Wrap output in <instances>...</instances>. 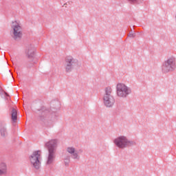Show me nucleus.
<instances>
[{"mask_svg": "<svg viewBox=\"0 0 176 176\" xmlns=\"http://www.w3.org/2000/svg\"><path fill=\"white\" fill-rule=\"evenodd\" d=\"M58 144V140L56 139H52L45 142V148L48 151L46 164H52L54 162Z\"/></svg>", "mask_w": 176, "mask_h": 176, "instance_id": "1", "label": "nucleus"}, {"mask_svg": "<svg viewBox=\"0 0 176 176\" xmlns=\"http://www.w3.org/2000/svg\"><path fill=\"white\" fill-rule=\"evenodd\" d=\"M0 173H1L2 175L8 174V166H6V164L3 162L0 164Z\"/></svg>", "mask_w": 176, "mask_h": 176, "instance_id": "11", "label": "nucleus"}, {"mask_svg": "<svg viewBox=\"0 0 176 176\" xmlns=\"http://www.w3.org/2000/svg\"><path fill=\"white\" fill-rule=\"evenodd\" d=\"M135 33H129V34H128V36L129 37V38H134L135 36Z\"/></svg>", "mask_w": 176, "mask_h": 176, "instance_id": "20", "label": "nucleus"}, {"mask_svg": "<svg viewBox=\"0 0 176 176\" xmlns=\"http://www.w3.org/2000/svg\"><path fill=\"white\" fill-rule=\"evenodd\" d=\"M39 152H41V151H35L29 157L31 164H32L33 167H34L36 170H39L41 167V161H39L41 154H39Z\"/></svg>", "mask_w": 176, "mask_h": 176, "instance_id": "6", "label": "nucleus"}, {"mask_svg": "<svg viewBox=\"0 0 176 176\" xmlns=\"http://www.w3.org/2000/svg\"><path fill=\"white\" fill-rule=\"evenodd\" d=\"M6 96H7V97H9V94H8V93L5 92Z\"/></svg>", "mask_w": 176, "mask_h": 176, "instance_id": "23", "label": "nucleus"}, {"mask_svg": "<svg viewBox=\"0 0 176 176\" xmlns=\"http://www.w3.org/2000/svg\"><path fill=\"white\" fill-rule=\"evenodd\" d=\"M40 120L45 122V120H49V116L46 114V111H41V114L39 116Z\"/></svg>", "mask_w": 176, "mask_h": 176, "instance_id": "12", "label": "nucleus"}, {"mask_svg": "<svg viewBox=\"0 0 176 176\" xmlns=\"http://www.w3.org/2000/svg\"><path fill=\"white\" fill-rule=\"evenodd\" d=\"M71 162V156L69 155H66L64 158V163H65V166L66 167H68V166H69V163Z\"/></svg>", "mask_w": 176, "mask_h": 176, "instance_id": "13", "label": "nucleus"}, {"mask_svg": "<svg viewBox=\"0 0 176 176\" xmlns=\"http://www.w3.org/2000/svg\"><path fill=\"white\" fill-rule=\"evenodd\" d=\"M52 105H54V108L55 109H58V108H60V107H61V103L58 100H54L52 102ZM57 107H58V108H57Z\"/></svg>", "mask_w": 176, "mask_h": 176, "instance_id": "14", "label": "nucleus"}, {"mask_svg": "<svg viewBox=\"0 0 176 176\" xmlns=\"http://www.w3.org/2000/svg\"><path fill=\"white\" fill-rule=\"evenodd\" d=\"M75 151V148L74 147H67V152H68V153L70 155H72V153H74Z\"/></svg>", "mask_w": 176, "mask_h": 176, "instance_id": "17", "label": "nucleus"}, {"mask_svg": "<svg viewBox=\"0 0 176 176\" xmlns=\"http://www.w3.org/2000/svg\"><path fill=\"white\" fill-rule=\"evenodd\" d=\"M6 100H9V98H7Z\"/></svg>", "mask_w": 176, "mask_h": 176, "instance_id": "25", "label": "nucleus"}, {"mask_svg": "<svg viewBox=\"0 0 176 176\" xmlns=\"http://www.w3.org/2000/svg\"><path fill=\"white\" fill-rule=\"evenodd\" d=\"M72 159L79 160L80 159V157L78 154V152L74 151V153L71 154Z\"/></svg>", "mask_w": 176, "mask_h": 176, "instance_id": "16", "label": "nucleus"}, {"mask_svg": "<svg viewBox=\"0 0 176 176\" xmlns=\"http://www.w3.org/2000/svg\"><path fill=\"white\" fill-rule=\"evenodd\" d=\"M11 118L12 122H14V123H16V121L17 120V111H14L12 112Z\"/></svg>", "mask_w": 176, "mask_h": 176, "instance_id": "15", "label": "nucleus"}, {"mask_svg": "<svg viewBox=\"0 0 176 176\" xmlns=\"http://www.w3.org/2000/svg\"><path fill=\"white\" fill-rule=\"evenodd\" d=\"M43 109V110H45V107H42V109Z\"/></svg>", "mask_w": 176, "mask_h": 176, "instance_id": "24", "label": "nucleus"}, {"mask_svg": "<svg viewBox=\"0 0 176 176\" xmlns=\"http://www.w3.org/2000/svg\"><path fill=\"white\" fill-rule=\"evenodd\" d=\"M0 134L3 138L8 137V129H6V124L3 123L0 125Z\"/></svg>", "mask_w": 176, "mask_h": 176, "instance_id": "10", "label": "nucleus"}, {"mask_svg": "<svg viewBox=\"0 0 176 176\" xmlns=\"http://www.w3.org/2000/svg\"><path fill=\"white\" fill-rule=\"evenodd\" d=\"M11 28L13 30L12 35L13 40L16 42L21 41V38H23V28L17 23V21H12Z\"/></svg>", "mask_w": 176, "mask_h": 176, "instance_id": "5", "label": "nucleus"}, {"mask_svg": "<svg viewBox=\"0 0 176 176\" xmlns=\"http://www.w3.org/2000/svg\"><path fill=\"white\" fill-rule=\"evenodd\" d=\"M118 109H124V104H121L118 105Z\"/></svg>", "mask_w": 176, "mask_h": 176, "instance_id": "19", "label": "nucleus"}, {"mask_svg": "<svg viewBox=\"0 0 176 176\" xmlns=\"http://www.w3.org/2000/svg\"><path fill=\"white\" fill-rule=\"evenodd\" d=\"M78 65V60L72 56H67L65 60V69L66 72H72L74 67Z\"/></svg>", "mask_w": 176, "mask_h": 176, "instance_id": "8", "label": "nucleus"}, {"mask_svg": "<svg viewBox=\"0 0 176 176\" xmlns=\"http://www.w3.org/2000/svg\"><path fill=\"white\" fill-rule=\"evenodd\" d=\"M103 102L107 108H112L115 104V98L112 95V88L107 87L104 89Z\"/></svg>", "mask_w": 176, "mask_h": 176, "instance_id": "4", "label": "nucleus"}, {"mask_svg": "<svg viewBox=\"0 0 176 176\" xmlns=\"http://www.w3.org/2000/svg\"><path fill=\"white\" fill-rule=\"evenodd\" d=\"M113 143L118 148H120V149H124V148H127V146H133V145H135V142L129 140L127 139V137L124 135L116 138L113 140Z\"/></svg>", "mask_w": 176, "mask_h": 176, "instance_id": "3", "label": "nucleus"}, {"mask_svg": "<svg viewBox=\"0 0 176 176\" xmlns=\"http://www.w3.org/2000/svg\"><path fill=\"white\" fill-rule=\"evenodd\" d=\"M26 57L29 60H32L35 57V48L32 45H29L26 47L25 50Z\"/></svg>", "mask_w": 176, "mask_h": 176, "instance_id": "9", "label": "nucleus"}, {"mask_svg": "<svg viewBox=\"0 0 176 176\" xmlns=\"http://www.w3.org/2000/svg\"><path fill=\"white\" fill-rule=\"evenodd\" d=\"M131 3H141L143 0H128Z\"/></svg>", "mask_w": 176, "mask_h": 176, "instance_id": "18", "label": "nucleus"}, {"mask_svg": "<svg viewBox=\"0 0 176 176\" xmlns=\"http://www.w3.org/2000/svg\"><path fill=\"white\" fill-rule=\"evenodd\" d=\"M131 93V89H130L124 84L118 83L117 85V96L118 97H122L126 98Z\"/></svg>", "mask_w": 176, "mask_h": 176, "instance_id": "7", "label": "nucleus"}, {"mask_svg": "<svg viewBox=\"0 0 176 176\" xmlns=\"http://www.w3.org/2000/svg\"><path fill=\"white\" fill-rule=\"evenodd\" d=\"M10 111H19V109H17V107H12L10 109Z\"/></svg>", "mask_w": 176, "mask_h": 176, "instance_id": "21", "label": "nucleus"}, {"mask_svg": "<svg viewBox=\"0 0 176 176\" xmlns=\"http://www.w3.org/2000/svg\"><path fill=\"white\" fill-rule=\"evenodd\" d=\"M27 68H32V67H34V64L31 63L30 65H26Z\"/></svg>", "mask_w": 176, "mask_h": 176, "instance_id": "22", "label": "nucleus"}, {"mask_svg": "<svg viewBox=\"0 0 176 176\" xmlns=\"http://www.w3.org/2000/svg\"><path fill=\"white\" fill-rule=\"evenodd\" d=\"M176 69L175 57L170 56L165 60L162 65V72L163 74H168V72H174Z\"/></svg>", "mask_w": 176, "mask_h": 176, "instance_id": "2", "label": "nucleus"}]
</instances>
